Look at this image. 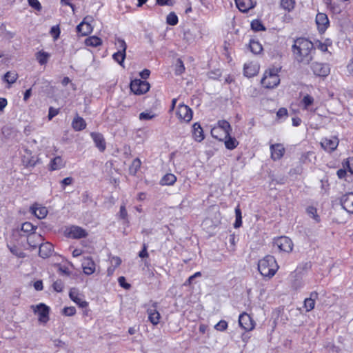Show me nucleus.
Segmentation results:
<instances>
[{
  "label": "nucleus",
  "instance_id": "72a5a7b5",
  "mask_svg": "<svg viewBox=\"0 0 353 353\" xmlns=\"http://www.w3.org/2000/svg\"><path fill=\"white\" fill-rule=\"evenodd\" d=\"M18 78V74L14 71L7 72L3 77V79L8 84L14 83Z\"/></svg>",
  "mask_w": 353,
  "mask_h": 353
},
{
  "label": "nucleus",
  "instance_id": "7c9ffc66",
  "mask_svg": "<svg viewBox=\"0 0 353 353\" xmlns=\"http://www.w3.org/2000/svg\"><path fill=\"white\" fill-rule=\"evenodd\" d=\"M176 181V177L174 174L168 173L163 176L161 180V184L163 185H172Z\"/></svg>",
  "mask_w": 353,
  "mask_h": 353
},
{
  "label": "nucleus",
  "instance_id": "7ed1b4c3",
  "mask_svg": "<svg viewBox=\"0 0 353 353\" xmlns=\"http://www.w3.org/2000/svg\"><path fill=\"white\" fill-rule=\"evenodd\" d=\"M277 69H270L264 73L261 79V84L266 88L272 89L276 87L280 83Z\"/></svg>",
  "mask_w": 353,
  "mask_h": 353
},
{
  "label": "nucleus",
  "instance_id": "c9c22d12",
  "mask_svg": "<svg viewBox=\"0 0 353 353\" xmlns=\"http://www.w3.org/2000/svg\"><path fill=\"white\" fill-rule=\"evenodd\" d=\"M36 57L38 62L41 65H43L48 62V58L50 57V54L44 51H39L36 54Z\"/></svg>",
  "mask_w": 353,
  "mask_h": 353
},
{
  "label": "nucleus",
  "instance_id": "0e129e2a",
  "mask_svg": "<svg viewBox=\"0 0 353 353\" xmlns=\"http://www.w3.org/2000/svg\"><path fill=\"white\" fill-rule=\"evenodd\" d=\"M59 113V110L57 109H54L52 107L49 108V112H48V119L51 120L54 117L57 115Z\"/></svg>",
  "mask_w": 353,
  "mask_h": 353
},
{
  "label": "nucleus",
  "instance_id": "f8f14e48",
  "mask_svg": "<svg viewBox=\"0 0 353 353\" xmlns=\"http://www.w3.org/2000/svg\"><path fill=\"white\" fill-rule=\"evenodd\" d=\"M342 208L349 213L353 214V192L343 195L340 199Z\"/></svg>",
  "mask_w": 353,
  "mask_h": 353
},
{
  "label": "nucleus",
  "instance_id": "c03bdc74",
  "mask_svg": "<svg viewBox=\"0 0 353 353\" xmlns=\"http://www.w3.org/2000/svg\"><path fill=\"white\" fill-rule=\"evenodd\" d=\"M141 165V162L139 159L137 158L134 159L130 168V172L133 174H135L137 170L140 168Z\"/></svg>",
  "mask_w": 353,
  "mask_h": 353
},
{
  "label": "nucleus",
  "instance_id": "69168bd1",
  "mask_svg": "<svg viewBox=\"0 0 353 353\" xmlns=\"http://www.w3.org/2000/svg\"><path fill=\"white\" fill-rule=\"evenodd\" d=\"M327 46L328 45L327 43H323L321 41H318L316 43L317 48L321 50L322 52H326L327 50Z\"/></svg>",
  "mask_w": 353,
  "mask_h": 353
},
{
  "label": "nucleus",
  "instance_id": "9d476101",
  "mask_svg": "<svg viewBox=\"0 0 353 353\" xmlns=\"http://www.w3.org/2000/svg\"><path fill=\"white\" fill-rule=\"evenodd\" d=\"M157 306L158 303L153 302L151 306L147 309L148 320L153 325H158L161 319V314L157 310Z\"/></svg>",
  "mask_w": 353,
  "mask_h": 353
},
{
  "label": "nucleus",
  "instance_id": "f03ea898",
  "mask_svg": "<svg viewBox=\"0 0 353 353\" xmlns=\"http://www.w3.org/2000/svg\"><path fill=\"white\" fill-rule=\"evenodd\" d=\"M279 266L274 256L268 255L258 263V270L264 277H272L276 272Z\"/></svg>",
  "mask_w": 353,
  "mask_h": 353
},
{
  "label": "nucleus",
  "instance_id": "a19ab883",
  "mask_svg": "<svg viewBox=\"0 0 353 353\" xmlns=\"http://www.w3.org/2000/svg\"><path fill=\"white\" fill-rule=\"evenodd\" d=\"M251 28L254 31H262L265 30V28L260 20L255 19L251 23Z\"/></svg>",
  "mask_w": 353,
  "mask_h": 353
},
{
  "label": "nucleus",
  "instance_id": "c85d7f7f",
  "mask_svg": "<svg viewBox=\"0 0 353 353\" xmlns=\"http://www.w3.org/2000/svg\"><path fill=\"white\" fill-rule=\"evenodd\" d=\"M222 138V140L225 141V145L226 148L229 150H233L239 144V142L236 141V139L234 137H230V134L228 137L223 136Z\"/></svg>",
  "mask_w": 353,
  "mask_h": 353
},
{
  "label": "nucleus",
  "instance_id": "6ab92c4d",
  "mask_svg": "<svg viewBox=\"0 0 353 353\" xmlns=\"http://www.w3.org/2000/svg\"><path fill=\"white\" fill-rule=\"evenodd\" d=\"M30 211L36 217L39 219H44L48 212V209L46 207L41 206L37 203L34 204L30 208Z\"/></svg>",
  "mask_w": 353,
  "mask_h": 353
},
{
  "label": "nucleus",
  "instance_id": "680f3d73",
  "mask_svg": "<svg viewBox=\"0 0 353 353\" xmlns=\"http://www.w3.org/2000/svg\"><path fill=\"white\" fill-rule=\"evenodd\" d=\"M287 115H288V111L284 108H280L276 112V117L279 119L285 117H287Z\"/></svg>",
  "mask_w": 353,
  "mask_h": 353
},
{
  "label": "nucleus",
  "instance_id": "1a4fd4ad",
  "mask_svg": "<svg viewBox=\"0 0 353 353\" xmlns=\"http://www.w3.org/2000/svg\"><path fill=\"white\" fill-rule=\"evenodd\" d=\"M239 325L247 332L254 330L255 327V322L251 316L245 312L240 314L239 317Z\"/></svg>",
  "mask_w": 353,
  "mask_h": 353
},
{
  "label": "nucleus",
  "instance_id": "de8ad7c7",
  "mask_svg": "<svg viewBox=\"0 0 353 353\" xmlns=\"http://www.w3.org/2000/svg\"><path fill=\"white\" fill-rule=\"evenodd\" d=\"M184 71H185V67H184L183 61L180 59H177L176 65V70H175L176 74H181Z\"/></svg>",
  "mask_w": 353,
  "mask_h": 353
},
{
  "label": "nucleus",
  "instance_id": "ddd939ff",
  "mask_svg": "<svg viewBox=\"0 0 353 353\" xmlns=\"http://www.w3.org/2000/svg\"><path fill=\"white\" fill-rule=\"evenodd\" d=\"M92 21V18L91 17H85L83 21L77 26V32L81 33L83 36H85L91 33L92 31V27L90 22Z\"/></svg>",
  "mask_w": 353,
  "mask_h": 353
},
{
  "label": "nucleus",
  "instance_id": "e433bc0d",
  "mask_svg": "<svg viewBox=\"0 0 353 353\" xmlns=\"http://www.w3.org/2000/svg\"><path fill=\"white\" fill-rule=\"evenodd\" d=\"M36 229L37 226L33 225L30 222H25L21 225V231L27 233V235L35 233L34 230Z\"/></svg>",
  "mask_w": 353,
  "mask_h": 353
},
{
  "label": "nucleus",
  "instance_id": "bb28decb",
  "mask_svg": "<svg viewBox=\"0 0 353 353\" xmlns=\"http://www.w3.org/2000/svg\"><path fill=\"white\" fill-rule=\"evenodd\" d=\"M27 238L28 243L33 248H37V246L42 241L41 235L37 233L30 234L28 235Z\"/></svg>",
  "mask_w": 353,
  "mask_h": 353
},
{
  "label": "nucleus",
  "instance_id": "79ce46f5",
  "mask_svg": "<svg viewBox=\"0 0 353 353\" xmlns=\"http://www.w3.org/2000/svg\"><path fill=\"white\" fill-rule=\"evenodd\" d=\"M235 214H236V221L234 224V227L235 228H238L240 226H241V224H242L241 211L239 206L235 209Z\"/></svg>",
  "mask_w": 353,
  "mask_h": 353
},
{
  "label": "nucleus",
  "instance_id": "b1692460",
  "mask_svg": "<svg viewBox=\"0 0 353 353\" xmlns=\"http://www.w3.org/2000/svg\"><path fill=\"white\" fill-rule=\"evenodd\" d=\"M90 135L99 150L101 152L104 151L105 149V142L103 135L97 132H92Z\"/></svg>",
  "mask_w": 353,
  "mask_h": 353
},
{
  "label": "nucleus",
  "instance_id": "39448f33",
  "mask_svg": "<svg viewBox=\"0 0 353 353\" xmlns=\"http://www.w3.org/2000/svg\"><path fill=\"white\" fill-rule=\"evenodd\" d=\"M232 130L230 123L225 120H221L218 122V125L214 127L211 130V134L213 137L219 140H222V138L216 134V132L223 131V136L228 137L230 134Z\"/></svg>",
  "mask_w": 353,
  "mask_h": 353
},
{
  "label": "nucleus",
  "instance_id": "4be33fe9",
  "mask_svg": "<svg viewBox=\"0 0 353 353\" xmlns=\"http://www.w3.org/2000/svg\"><path fill=\"white\" fill-rule=\"evenodd\" d=\"M244 74L248 77H252L256 75L259 67L256 63L249 62L244 65Z\"/></svg>",
  "mask_w": 353,
  "mask_h": 353
},
{
  "label": "nucleus",
  "instance_id": "13d9d810",
  "mask_svg": "<svg viewBox=\"0 0 353 353\" xmlns=\"http://www.w3.org/2000/svg\"><path fill=\"white\" fill-rule=\"evenodd\" d=\"M14 35H15V33L14 32L9 31V30H5L3 32V39H5L6 40H9V41L11 40L12 39H13Z\"/></svg>",
  "mask_w": 353,
  "mask_h": 353
},
{
  "label": "nucleus",
  "instance_id": "e2e57ef3",
  "mask_svg": "<svg viewBox=\"0 0 353 353\" xmlns=\"http://www.w3.org/2000/svg\"><path fill=\"white\" fill-rule=\"evenodd\" d=\"M73 179L72 177H66L61 181V183L63 186V188L64 189L66 185H71Z\"/></svg>",
  "mask_w": 353,
  "mask_h": 353
},
{
  "label": "nucleus",
  "instance_id": "0eeeda50",
  "mask_svg": "<svg viewBox=\"0 0 353 353\" xmlns=\"http://www.w3.org/2000/svg\"><path fill=\"white\" fill-rule=\"evenodd\" d=\"M176 114L179 119L181 121L188 123L192 119V110L184 104L179 105Z\"/></svg>",
  "mask_w": 353,
  "mask_h": 353
},
{
  "label": "nucleus",
  "instance_id": "9b49d317",
  "mask_svg": "<svg viewBox=\"0 0 353 353\" xmlns=\"http://www.w3.org/2000/svg\"><path fill=\"white\" fill-rule=\"evenodd\" d=\"M339 141L337 137L324 138L321 141V145L324 150L328 152L334 151L339 145Z\"/></svg>",
  "mask_w": 353,
  "mask_h": 353
},
{
  "label": "nucleus",
  "instance_id": "4468645a",
  "mask_svg": "<svg viewBox=\"0 0 353 353\" xmlns=\"http://www.w3.org/2000/svg\"><path fill=\"white\" fill-rule=\"evenodd\" d=\"M311 68L314 74L316 76L326 77L330 73V68L328 65L325 63L314 62L312 64Z\"/></svg>",
  "mask_w": 353,
  "mask_h": 353
},
{
  "label": "nucleus",
  "instance_id": "393cba45",
  "mask_svg": "<svg viewBox=\"0 0 353 353\" xmlns=\"http://www.w3.org/2000/svg\"><path fill=\"white\" fill-rule=\"evenodd\" d=\"M72 127L75 131H81L86 128V123L82 117L77 114L72 120Z\"/></svg>",
  "mask_w": 353,
  "mask_h": 353
},
{
  "label": "nucleus",
  "instance_id": "4c0bfd02",
  "mask_svg": "<svg viewBox=\"0 0 353 353\" xmlns=\"http://www.w3.org/2000/svg\"><path fill=\"white\" fill-rule=\"evenodd\" d=\"M250 48L251 51L256 54H259L263 50L261 44L259 41L254 40L250 41Z\"/></svg>",
  "mask_w": 353,
  "mask_h": 353
},
{
  "label": "nucleus",
  "instance_id": "603ef678",
  "mask_svg": "<svg viewBox=\"0 0 353 353\" xmlns=\"http://www.w3.org/2000/svg\"><path fill=\"white\" fill-rule=\"evenodd\" d=\"M10 251L17 256L19 258H23L25 256V254L23 252L19 251L17 247H9Z\"/></svg>",
  "mask_w": 353,
  "mask_h": 353
},
{
  "label": "nucleus",
  "instance_id": "5701e85b",
  "mask_svg": "<svg viewBox=\"0 0 353 353\" xmlns=\"http://www.w3.org/2000/svg\"><path fill=\"white\" fill-rule=\"evenodd\" d=\"M52 250L53 245L48 242L39 244V254L42 258L49 257L52 254Z\"/></svg>",
  "mask_w": 353,
  "mask_h": 353
},
{
  "label": "nucleus",
  "instance_id": "a211bd4d",
  "mask_svg": "<svg viewBox=\"0 0 353 353\" xmlns=\"http://www.w3.org/2000/svg\"><path fill=\"white\" fill-rule=\"evenodd\" d=\"M316 23L318 30L321 32H324L329 26V19L327 16L324 13H318L316 17Z\"/></svg>",
  "mask_w": 353,
  "mask_h": 353
},
{
  "label": "nucleus",
  "instance_id": "aec40b11",
  "mask_svg": "<svg viewBox=\"0 0 353 353\" xmlns=\"http://www.w3.org/2000/svg\"><path fill=\"white\" fill-rule=\"evenodd\" d=\"M95 263L90 257L85 258L82 263L83 272L87 275L93 274L95 271Z\"/></svg>",
  "mask_w": 353,
  "mask_h": 353
},
{
  "label": "nucleus",
  "instance_id": "2eb2a0df",
  "mask_svg": "<svg viewBox=\"0 0 353 353\" xmlns=\"http://www.w3.org/2000/svg\"><path fill=\"white\" fill-rule=\"evenodd\" d=\"M67 230L68 236L72 239H81L88 236L86 230L79 226L72 225Z\"/></svg>",
  "mask_w": 353,
  "mask_h": 353
},
{
  "label": "nucleus",
  "instance_id": "49530a36",
  "mask_svg": "<svg viewBox=\"0 0 353 353\" xmlns=\"http://www.w3.org/2000/svg\"><path fill=\"white\" fill-rule=\"evenodd\" d=\"M166 21L169 25L174 26L178 23V17L174 12H171L167 16Z\"/></svg>",
  "mask_w": 353,
  "mask_h": 353
},
{
  "label": "nucleus",
  "instance_id": "dca6fc26",
  "mask_svg": "<svg viewBox=\"0 0 353 353\" xmlns=\"http://www.w3.org/2000/svg\"><path fill=\"white\" fill-rule=\"evenodd\" d=\"M69 296L70 298L80 307L84 308L88 305V303L83 300V295L79 294L77 289H71L69 293Z\"/></svg>",
  "mask_w": 353,
  "mask_h": 353
},
{
  "label": "nucleus",
  "instance_id": "37998d69",
  "mask_svg": "<svg viewBox=\"0 0 353 353\" xmlns=\"http://www.w3.org/2000/svg\"><path fill=\"white\" fill-rule=\"evenodd\" d=\"M115 45L117 46L118 52H125L127 45L123 39L117 38L116 39Z\"/></svg>",
  "mask_w": 353,
  "mask_h": 353
},
{
  "label": "nucleus",
  "instance_id": "a878e982",
  "mask_svg": "<svg viewBox=\"0 0 353 353\" xmlns=\"http://www.w3.org/2000/svg\"><path fill=\"white\" fill-rule=\"evenodd\" d=\"M192 134L196 141L201 142L204 139L203 131L199 123H194L192 126Z\"/></svg>",
  "mask_w": 353,
  "mask_h": 353
},
{
  "label": "nucleus",
  "instance_id": "f257e3e1",
  "mask_svg": "<svg viewBox=\"0 0 353 353\" xmlns=\"http://www.w3.org/2000/svg\"><path fill=\"white\" fill-rule=\"evenodd\" d=\"M313 43L305 38H298L294 41L292 52L294 59L300 63L308 64L312 59Z\"/></svg>",
  "mask_w": 353,
  "mask_h": 353
},
{
  "label": "nucleus",
  "instance_id": "473e14b6",
  "mask_svg": "<svg viewBox=\"0 0 353 353\" xmlns=\"http://www.w3.org/2000/svg\"><path fill=\"white\" fill-rule=\"evenodd\" d=\"M314 103V98L309 94L303 97L301 101V105L304 110H312L310 106Z\"/></svg>",
  "mask_w": 353,
  "mask_h": 353
},
{
  "label": "nucleus",
  "instance_id": "a18cd8bd",
  "mask_svg": "<svg viewBox=\"0 0 353 353\" xmlns=\"http://www.w3.org/2000/svg\"><path fill=\"white\" fill-rule=\"evenodd\" d=\"M125 58V52H117L113 54V59L114 61L118 62L121 65H123V63Z\"/></svg>",
  "mask_w": 353,
  "mask_h": 353
},
{
  "label": "nucleus",
  "instance_id": "412c9836",
  "mask_svg": "<svg viewBox=\"0 0 353 353\" xmlns=\"http://www.w3.org/2000/svg\"><path fill=\"white\" fill-rule=\"evenodd\" d=\"M237 8L240 11L246 12L253 8L255 3L252 0H234Z\"/></svg>",
  "mask_w": 353,
  "mask_h": 353
},
{
  "label": "nucleus",
  "instance_id": "5fc2aeb1",
  "mask_svg": "<svg viewBox=\"0 0 353 353\" xmlns=\"http://www.w3.org/2000/svg\"><path fill=\"white\" fill-rule=\"evenodd\" d=\"M53 288L55 291L60 292L63 290V282L60 280L56 281L53 283Z\"/></svg>",
  "mask_w": 353,
  "mask_h": 353
},
{
  "label": "nucleus",
  "instance_id": "338daca9",
  "mask_svg": "<svg viewBox=\"0 0 353 353\" xmlns=\"http://www.w3.org/2000/svg\"><path fill=\"white\" fill-rule=\"evenodd\" d=\"M139 256L141 258H145L148 256V253L147 252V246L145 244L143 245V250L139 252Z\"/></svg>",
  "mask_w": 353,
  "mask_h": 353
},
{
  "label": "nucleus",
  "instance_id": "2f4dec72",
  "mask_svg": "<svg viewBox=\"0 0 353 353\" xmlns=\"http://www.w3.org/2000/svg\"><path fill=\"white\" fill-rule=\"evenodd\" d=\"M85 43L88 46L98 47L102 44V40L98 37L92 36L87 38Z\"/></svg>",
  "mask_w": 353,
  "mask_h": 353
},
{
  "label": "nucleus",
  "instance_id": "ea45409f",
  "mask_svg": "<svg viewBox=\"0 0 353 353\" xmlns=\"http://www.w3.org/2000/svg\"><path fill=\"white\" fill-rule=\"evenodd\" d=\"M295 0H281V7L288 10L290 11L294 8Z\"/></svg>",
  "mask_w": 353,
  "mask_h": 353
},
{
  "label": "nucleus",
  "instance_id": "8fccbe9b",
  "mask_svg": "<svg viewBox=\"0 0 353 353\" xmlns=\"http://www.w3.org/2000/svg\"><path fill=\"white\" fill-rule=\"evenodd\" d=\"M63 313L65 316H72L75 314L76 309L74 307H65L63 310Z\"/></svg>",
  "mask_w": 353,
  "mask_h": 353
},
{
  "label": "nucleus",
  "instance_id": "f3484780",
  "mask_svg": "<svg viewBox=\"0 0 353 353\" xmlns=\"http://www.w3.org/2000/svg\"><path fill=\"white\" fill-rule=\"evenodd\" d=\"M270 151L272 159L276 161L283 157L285 150L282 144L275 143L270 145Z\"/></svg>",
  "mask_w": 353,
  "mask_h": 353
},
{
  "label": "nucleus",
  "instance_id": "3c124183",
  "mask_svg": "<svg viewBox=\"0 0 353 353\" xmlns=\"http://www.w3.org/2000/svg\"><path fill=\"white\" fill-rule=\"evenodd\" d=\"M155 117L154 114H152L151 112H141L139 114V119L140 120H150L153 119Z\"/></svg>",
  "mask_w": 353,
  "mask_h": 353
},
{
  "label": "nucleus",
  "instance_id": "58836bf2",
  "mask_svg": "<svg viewBox=\"0 0 353 353\" xmlns=\"http://www.w3.org/2000/svg\"><path fill=\"white\" fill-rule=\"evenodd\" d=\"M306 212L310 217L316 221V222L319 223L320 221V217L317 214V210L316 208L313 206H309L307 208Z\"/></svg>",
  "mask_w": 353,
  "mask_h": 353
},
{
  "label": "nucleus",
  "instance_id": "052dcab7",
  "mask_svg": "<svg viewBox=\"0 0 353 353\" xmlns=\"http://www.w3.org/2000/svg\"><path fill=\"white\" fill-rule=\"evenodd\" d=\"M119 216L123 219H126L128 216V212L125 209V205H121L120 207Z\"/></svg>",
  "mask_w": 353,
  "mask_h": 353
},
{
  "label": "nucleus",
  "instance_id": "864d4df0",
  "mask_svg": "<svg viewBox=\"0 0 353 353\" xmlns=\"http://www.w3.org/2000/svg\"><path fill=\"white\" fill-rule=\"evenodd\" d=\"M343 166H346L347 168L348 169V171L351 173V174H353V158H348L347 159L345 164L343 165Z\"/></svg>",
  "mask_w": 353,
  "mask_h": 353
},
{
  "label": "nucleus",
  "instance_id": "20e7f679",
  "mask_svg": "<svg viewBox=\"0 0 353 353\" xmlns=\"http://www.w3.org/2000/svg\"><path fill=\"white\" fill-rule=\"evenodd\" d=\"M33 312L38 315V320L41 323H46L49 320L50 308L43 303L32 305Z\"/></svg>",
  "mask_w": 353,
  "mask_h": 353
},
{
  "label": "nucleus",
  "instance_id": "09e8293b",
  "mask_svg": "<svg viewBox=\"0 0 353 353\" xmlns=\"http://www.w3.org/2000/svg\"><path fill=\"white\" fill-rule=\"evenodd\" d=\"M228 327V323L225 321L221 320L214 326V328L218 331H224Z\"/></svg>",
  "mask_w": 353,
  "mask_h": 353
},
{
  "label": "nucleus",
  "instance_id": "6e6d98bb",
  "mask_svg": "<svg viewBox=\"0 0 353 353\" xmlns=\"http://www.w3.org/2000/svg\"><path fill=\"white\" fill-rule=\"evenodd\" d=\"M110 263L114 268L119 267L121 263V259L119 256H112L110 259Z\"/></svg>",
  "mask_w": 353,
  "mask_h": 353
},
{
  "label": "nucleus",
  "instance_id": "774afa93",
  "mask_svg": "<svg viewBox=\"0 0 353 353\" xmlns=\"http://www.w3.org/2000/svg\"><path fill=\"white\" fill-rule=\"evenodd\" d=\"M150 72L148 69H144L140 72V76L143 79H146L150 76Z\"/></svg>",
  "mask_w": 353,
  "mask_h": 353
},
{
  "label": "nucleus",
  "instance_id": "bf43d9fd",
  "mask_svg": "<svg viewBox=\"0 0 353 353\" xmlns=\"http://www.w3.org/2000/svg\"><path fill=\"white\" fill-rule=\"evenodd\" d=\"M118 281L119 285L125 289H129L130 288V285L125 282V279L124 276H120L118 279Z\"/></svg>",
  "mask_w": 353,
  "mask_h": 353
},
{
  "label": "nucleus",
  "instance_id": "423d86ee",
  "mask_svg": "<svg viewBox=\"0 0 353 353\" xmlns=\"http://www.w3.org/2000/svg\"><path fill=\"white\" fill-rule=\"evenodd\" d=\"M130 89L135 94H143L150 89V84L141 79H134L130 83Z\"/></svg>",
  "mask_w": 353,
  "mask_h": 353
},
{
  "label": "nucleus",
  "instance_id": "f704fd0d",
  "mask_svg": "<svg viewBox=\"0 0 353 353\" xmlns=\"http://www.w3.org/2000/svg\"><path fill=\"white\" fill-rule=\"evenodd\" d=\"M314 295L315 296H316L317 294L316 293L311 294V296H312ZM314 305H315V301H314V299H313L312 297L307 298L305 299L304 307L305 308L307 312H310L312 310H313L314 307Z\"/></svg>",
  "mask_w": 353,
  "mask_h": 353
},
{
  "label": "nucleus",
  "instance_id": "cd10ccee",
  "mask_svg": "<svg viewBox=\"0 0 353 353\" xmlns=\"http://www.w3.org/2000/svg\"><path fill=\"white\" fill-rule=\"evenodd\" d=\"M65 166V161L63 159L58 156L51 160L50 163V168L51 170H59Z\"/></svg>",
  "mask_w": 353,
  "mask_h": 353
},
{
  "label": "nucleus",
  "instance_id": "4d7b16f0",
  "mask_svg": "<svg viewBox=\"0 0 353 353\" xmlns=\"http://www.w3.org/2000/svg\"><path fill=\"white\" fill-rule=\"evenodd\" d=\"M28 3L31 7L37 10H40L41 9V6L38 0H28Z\"/></svg>",
  "mask_w": 353,
  "mask_h": 353
},
{
  "label": "nucleus",
  "instance_id": "c756f323",
  "mask_svg": "<svg viewBox=\"0 0 353 353\" xmlns=\"http://www.w3.org/2000/svg\"><path fill=\"white\" fill-rule=\"evenodd\" d=\"M327 7L334 14H339L341 12L342 9L340 5L332 0H324Z\"/></svg>",
  "mask_w": 353,
  "mask_h": 353
},
{
  "label": "nucleus",
  "instance_id": "6e6552de",
  "mask_svg": "<svg viewBox=\"0 0 353 353\" xmlns=\"http://www.w3.org/2000/svg\"><path fill=\"white\" fill-rule=\"evenodd\" d=\"M274 245L281 250L290 252L293 249L292 240L287 236H280L274 240Z\"/></svg>",
  "mask_w": 353,
  "mask_h": 353
}]
</instances>
